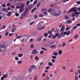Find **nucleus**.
Instances as JSON below:
<instances>
[{
    "mask_svg": "<svg viewBox=\"0 0 80 80\" xmlns=\"http://www.w3.org/2000/svg\"><path fill=\"white\" fill-rule=\"evenodd\" d=\"M16 30V28H13L12 30V32L13 33L15 32V30Z\"/></svg>",
    "mask_w": 80,
    "mask_h": 80,
    "instance_id": "nucleus-45",
    "label": "nucleus"
},
{
    "mask_svg": "<svg viewBox=\"0 0 80 80\" xmlns=\"http://www.w3.org/2000/svg\"><path fill=\"white\" fill-rule=\"evenodd\" d=\"M23 10H24V8H20L19 9L20 13H22V12Z\"/></svg>",
    "mask_w": 80,
    "mask_h": 80,
    "instance_id": "nucleus-18",
    "label": "nucleus"
},
{
    "mask_svg": "<svg viewBox=\"0 0 80 80\" xmlns=\"http://www.w3.org/2000/svg\"><path fill=\"white\" fill-rule=\"evenodd\" d=\"M12 15V12H9L7 14V16L8 17H10V15Z\"/></svg>",
    "mask_w": 80,
    "mask_h": 80,
    "instance_id": "nucleus-20",
    "label": "nucleus"
},
{
    "mask_svg": "<svg viewBox=\"0 0 80 80\" xmlns=\"http://www.w3.org/2000/svg\"><path fill=\"white\" fill-rule=\"evenodd\" d=\"M15 60H18V58L17 57H15Z\"/></svg>",
    "mask_w": 80,
    "mask_h": 80,
    "instance_id": "nucleus-62",
    "label": "nucleus"
},
{
    "mask_svg": "<svg viewBox=\"0 0 80 80\" xmlns=\"http://www.w3.org/2000/svg\"><path fill=\"white\" fill-rule=\"evenodd\" d=\"M34 23H35V21H32V22H31L29 23V25H33Z\"/></svg>",
    "mask_w": 80,
    "mask_h": 80,
    "instance_id": "nucleus-32",
    "label": "nucleus"
},
{
    "mask_svg": "<svg viewBox=\"0 0 80 80\" xmlns=\"http://www.w3.org/2000/svg\"><path fill=\"white\" fill-rule=\"evenodd\" d=\"M27 12L26 11H24L22 13V15L23 17H25V16H26V15H27Z\"/></svg>",
    "mask_w": 80,
    "mask_h": 80,
    "instance_id": "nucleus-8",
    "label": "nucleus"
},
{
    "mask_svg": "<svg viewBox=\"0 0 80 80\" xmlns=\"http://www.w3.org/2000/svg\"><path fill=\"white\" fill-rule=\"evenodd\" d=\"M16 53V52H13L12 53V55H15Z\"/></svg>",
    "mask_w": 80,
    "mask_h": 80,
    "instance_id": "nucleus-59",
    "label": "nucleus"
},
{
    "mask_svg": "<svg viewBox=\"0 0 80 80\" xmlns=\"http://www.w3.org/2000/svg\"><path fill=\"white\" fill-rule=\"evenodd\" d=\"M65 35V32H63L61 34V37H64Z\"/></svg>",
    "mask_w": 80,
    "mask_h": 80,
    "instance_id": "nucleus-26",
    "label": "nucleus"
},
{
    "mask_svg": "<svg viewBox=\"0 0 80 80\" xmlns=\"http://www.w3.org/2000/svg\"><path fill=\"white\" fill-rule=\"evenodd\" d=\"M64 18L66 20H68V19H69V18H70L69 17H68V16L67 15H65L64 17Z\"/></svg>",
    "mask_w": 80,
    "mask_h": 80,
    "instance_id": "nucleus-22",
    "label": "nucleus"
},
{
    "mask_svg": "<svg viewBox=\"0 0 80 80\" xmlns=\"http://www.w3.org/2000/svg\"><path fill=\"white\" fill-rule=\"evenodd\" d=\"M69 42H72V39L71 38L68 40Z\"/></svg>",
    "mask_w": 80,
    "mask_h": 80,
    "instance_id": "nucleus-58",
    "label": "nucleus"
},
{
    "mask_svg": "<svg viewBox=\"0 0 80 80\" xmlns=\"http://www.w3.org/2000/svg\"><path fill=\"white\" fill-rule=\"evenodd\" d=\"M58 53L59 55H61V54H62V51L61 50H59Z\"/></svg>",
    "mask_w": 80,
    "mask_h": 80,
    "instance_id": "nucleus-25",
    "label": "nucleus"
},
{
    "mask_svg": "<svg viewBox=\"0 0 80 80\" xmlns=\"http://www.w3.org/2000/svg\"><path fill=\"white\" fill-rule=\"evenodd\" d=\"M29 3H30V1H28L26 2V4L27 5H28V4H29Z\"/></svg>",
    "mask_w": 80,
    "mask_h": 80,
    "instance_id": "nucleus-49",
    "label": "nucleus"
},
{
    "mask_svg": "<svg viewBox=\"0 0 80 80\" xmlns=\"http://www.w3.org/2000/svg\"><path fill=\"white\" fill-rule=\"evenodd\" d=\"M78 37V35L77 34H75L73 37V38L74 39H77Z\"/></svg>",
    "mask_w": 80,
    "mask_h": 80,
    "instance_id": "nucleus-17",
    "label": "nucleus"
},
{
    "mask_svg": "<svg viewBox=\"0 0 80 80\" xmlns=\"http://www.w3.org/2000/svg\"><path fill=\"white\" fill-rule=\"evenodd\" d=\"M49 68H50V67L49 66H47L45 68V69H46V70H48Z\"/></svg>",
    "mask_w": 80,
    "mask_h": 80,
    "instance_id": "nucleus-52",
    "label": "nucleus"
},
{
    "mask_svg": "<svg viewBox=\"0 0 80 80\" xmlns=\"http://www.w3.org/2000/svg\"><path fill=\"white\" fill-rule=\"evenodd\" d=\"M55 45H56V44H55V45H52V46H50V48H55L56 47V46H55Z\"/></svg>",
    "mask_w": 80,
    "mask_h": 80,
    "instance_id": "nucleus-24",
    "label": "nucleus"
},
{
    "mask_svg": "<svg viewBox=\"0 0 80 80\" xmlns=\"http://www.w3.org/2000/svg\"><path fill=\"white\" fill-rule=\"evenodd\" d=\"M76 3L77 4H78V5H80V1H77Z\"/></svg>",
    "mask_w": 80,
    "mask_h": 80,
    "instance_id": "nucleus-60",
    "label": "nucleus"
},
{
    "mask_svg": "<svg viewBox=\"0 0 80 80\" xmlns=\"http://www.w3.org/2000/svg\"><path fill=\"white\" fill-rule=\"evenodd\" d=\"M65 30V27L62 26L61 28V32H63Z\"/></svg>",
    "mask_w": 80,
    "mask_h": 80,
    "instance_id": "nucleus-15",
    "label": "nucleus"
},
{
    "mask_svg": "<svg viewBox=\"0 0 80 80\" xmlns=\"http://www.w3.org/2000/svg\"><path fill=\"white\" fill-rule=\"evenodd\" d=\"M35 59L36 60H38V56H36L35 57Z\"/></svg>",
    "mask_w": 80,
    "mask_h": 80,
    "instance_id": "nucleus-43",
    "label": "nucleus"
},
{
    "mask_svg": "<svg viewBox=\"0 0 80 80\" xmlns=\"http://www.w3.org/2000/svg\"><path fill=\"white\" fill-rule=\"evenodd\" d=\"M47 11L49 13H51L52 15H54V16H55L56 17H58L60 15V13H55V10H52V8H49V9Z\"/></svg>",
    "mask_w": 80,
    "mask_h": 80,
    "instance_id": "nucleus-2",
    "label": "nucleus"
},
{
    "mask_svg": "<svg viewBox=\"0 0 80 80\" xmlns=\"http://www.w3.org/2000/svg\"><path fill=\"white\" fill-rule=\"evenodd\" d=\"M76 16V13H73L72 14V17H75Z\"/></svg>",
    "mask_w": 80,
    "mask_h": 80,
    "instance_id": "nucleus-35",
    "label": "nucleus"
},
{
    "mask_svg": "<svg viewBox=\"0 0 80 80\" xmlns=\"http://www.w3.org/2000/svg\"><path fill=\"white\" fill-rule=\"evenodd\" d=\"M37 32L36 31H35L34 32H32L31 33V35L34 36V35H37Z\"/></svg>",
    "mask_w": 80,
    "mask_h": 80,
    "instance_id": "nucleus-14",
    "label": "nucleus"
},
{
    "mask_svg": "<svg viewBox=\"0 0 80 80\" xmlns=\"http://www.w3.org/2000/svg\"><path fill=\"white\" fill-rule=\"evenodd\" d=\"M15 15L17 17H18L19 16V14L18 13H16Z\"/></svg>",
    "mask_w": 80,
    "mask_h": 80,
    "instance_id": "nucleus-56",
    "label": "nucleus"
},
{
    "mask_svg": "<svg viewBox=\"0 0 80 80\" xmlns=\"http://www.w3.org/2000/svg\"><path fill=\"white\" fill-rule=\"evenodd\" d=\"M14 2L16 5H20V4H21V1L19 0H16L14 1Z\"/></svg>",
    "mask_w": 80,
    "mask_h": 80,
    "instance_id": "nucleus-7",
    "label": "nucleus"
},
{
    "mask_svg": "<svg viewBox=\"0 0 80 80\" xmlns=\"http://www.w3.org/2000/svg\"><path fill=\"white\" fill-rule=\"evenodd\" d=\"M29 38V37H28V35H24L22 36H20L16 37V39L21 38L20 41L22 43L23 42H25L27 41Z\"/></svg>",
    "mask_w": 80,
    "mask_h": 80,
    "instance_id": "nucleus-1",
    "label": "nucleus"
},
{
    "mask_svg": "<svg viewBox=\"0 0 80 80\" xmlns=\"http://www.w3.org/2000/svg\"><path fill=\"white\" fill-rule=\"evenodd\" d=\"M52 58H53V59H56V58H57V57L56 56H52Z\"/></svg>",
    "mask_w": 80,
    "mask_h": 80,
    "instance_id": "nucleus-41",
    "label": "nucleus"
},
{
    "mask_svg": "<svg viewBox=\"0 0 80 80\" xmlns=\"http://www.w3.org/2000/svg\"><path fill=\"white\" fill-rule=\"evenodd\" d=\"M8 33H9L8 32H6L5 33V35H6V36H7V35H8Z\"/></svg>",
    "mask_w": 80,
    "mask_h": 80,
    "instance_id": "nucleus-51",
    "label": "nucleus"
},
{
    "mask_svg": "<svg viewBox=\"0 0 80 80\" xmlns=\"http://www.w3.org/2000/svg\"><path fill=\"white\" fill-rule=\"evenodd\" d=\"M53 34H52L49 35L48 36L49 38H52V37H53Z\"/></svg>",
    "mask_w": 80,
    "mask_h": 80,
    "instance_id": "nucleus-28",
    "label": "nucleus"
},
{
    "mask_svg": "<svg viewBox=\"0 0 80 80\" xmlns=\"http://www.w3.org/2000/svg\"><path fill=\"white\" fill-rule=\"evenodd\" d=\"M47 9L46 8H43L42 9V12H43L44 11H47Z\"/></svg>",
    "mask_w": 80,
    "mask_h": 80,
    "instance_id": "nucleus-34",
    "label": "nucleus"
},
{
    "mask_svg": "<svg viewBox=\"0 0 80 80\" xmlns=\"http://www.w3.org/2000/svg\"><path fill=\"white\" fill-rule=\"evenodd\" d=\"M37 3V1L36 0L34 2V3H33V5H35L36 3Z\"/></svg>",
    "mask_w": 80,
    "mask_h": 80,
    "instance_id": "nucleus-46",
    "label": "nucleus"
},
{
    "mask_svg": "<svg viewBox=\"0 0 80 80\" xmlns=\"http://www.w3.org/2000/svg\"><path fill=\"white\" fill-rule=\"evenodd\" d=\"M65 34L67 36L69 35L70 34V31H68V32H65Z\"/></svg>",
    "mask_w": 80,
    "mask_h": 80,
    "instance_id": "nucleus-10",
    "label": "nucleus"
},
{
    "mask_svg": "<svg viewBox=\"0 0 80 80\" xmlns=\"http://www.w3.org/2000/svg\"><path fill=\"white\" fill-rule=\"evenodd\" d=\"M37 53L38 52H37V51H36V50L34 49L32 51V54H36V53Z\"/></svg>",
    "mask_w": 80,
    "mask_h": 80,
    "instance_id": "nucleus-11",
    "label": "nucleus"
},
{
    "mask_svg": "<svg viewBox=\"0 0 80 80\" xmlns=\"http://www.w3.org/2000/svg\"><path fill=\"white\" fill-rule=\"evenodd\" d=\"M31 67L32 68V69L33 70H37V67L35 65H32L31 66Z\"/></svg>",
    "mask_w": 80,
    "mask_h": 80,
    "instance_id": "nucleus-13",
    "label": "nucleus"
},
{
    "mask_svg": "<svg viewBox=\"0 0 80 80\" xmlns=\"http://www.w3.org/2000/svg\"><path fill=\"white\" fill-rule=\"evenodd\" d=\"M48 34H52V31H48Z\"/></svg>",
    "mask_w": 80,
    "mask_h": 80,
    "instance_id": "nucleus-36",
    "label": "nucleus"
},
{
    "mask_svg": "<svg viewBox=\"0 0 80 80\" xmlns=\"http://www.w3.org/2000/svg\"><path fill=\"white\" fill-rule=\"evenodd\" d=\"M76 15H78V14H80V12H75Z\"/></svg>",
    "mask_w": 80,
    "mask_h": 80,
    "instance_id": "nucleus-63",
    "label": "nucleus"
},
{
    "mask_svg": "<svg viewBox=\"0 0 80 80\" xmlns=\"http://www.w3.org/2000/svg\"><path fill=\"white\" fill-rule=\"evenodd\" d=\"M18 64H22V61H19L17 62Z\"/></svg>",
    "mask_w": 80,
    "mask_h": 80,
    "instance_id": "nucleus-27",
    "label": "nucleus"
},
{
    "mask_svg": "<svg viewBox=\"0 0 80 80\" xmlns=\"http://www.w3.org/2000/svg\"><path fill=\"white\" fill-rule=\"evenodd\" d=\"M43 13L44 14V15H48L46 12H43Z\"/></svg>",
    "mask_w": 80,
    "mask_h": 80,
    "instance_id": "nucleus-37",
    "label": "nucleus"
},
{
    "mask_svg": "<svg viewBox=\"0 0 80 80\" xmlns=\"http://www.w3.org/2000/svg\"><path fill=\"white\" fill-rule=\"evenodd\" d=\"M31 48H33V44H31L30 46Z\"/></svg>",
    "mask_w": 80,
    "mask_h": 80,
    "instance_id": "nucleus-64",
    "label": "nucleus"
},
{
    "mask_svg": "<svg viewBox=\"0 0 80 80\" xmlns=\"http://www.w3.org/2000/svg\"><path fill=\"white\" fill-rule=\"evenodd\" d=\"M39 16L40 17H43V14H39Z\"/></svg>",
    "mask_w": 80,
    "mask_h": 80,
    "instance_id": "nucleus-55",
    "label": "nucleus"
},
{
    "mask_svg": "<svg viewBox=\"0 0 80 80\" xmlns=\"http://www.w3.org/2000/svg\"><path fill=\"white\" fill-rule=\"evenodd\" d=\"M34 18H37L38 17V16L37 15H34Z\"/></svg>",
    "mask_w": 80,
    "mask_h": 80,
    "instance_id": "nucleus-57",
    "label": "nucleus"
},
{
    "mask_svg": "<svg viewBox=\"0 0 80 80\" xmlns=\"http://www.w3.org/2000/svg\"><path fill=\"white\" fill-rule=\"evenodd\" d=\"M45 37H47L48 36V34L47 33H45L44 34Z\"/></svg>",
    "mask_w": 80,
    "mask_h": 80,
    "instance_id": "nucleus-48",
    "label": "nucleus"
},
{
    "mask_svg": "<svg viewBox=\"0 0 80 80\" xmlns=\"http://www.w3.org/2000/svg\"><path fill=\"white\" fill-rule=\"evenodd\" d=\"M75 78L74 80H78V76H75Z\"/></svg>",
    "mask_w": 80,
    "mask_h": 80,
    "instance_id": "nucleus-40",
    "label": "nucleus"
},
{
    "mask_svg": "<svg viewBox=\"0 0 80 80\" xmlns=\"http://www.w3.org/2000/svg\"><path fill=\"white\" fill-rule=\"evenodd\" d=\"M2 10L3 12L5 11L6 12H8V10L7 9V8H3L2 9Z\"/></svg>",
    "mask_w": 80,
    "mask_h": 80,
    "instance_id": "nucleus-23",
    "label": "nucleus"
},
{
    "mask_svg": "<svg viewBox=\"0 0 80 80\" xmlns=\"http://www.w3.org/2000/svg\"><path fill=\"white\" fill-rule=\"evenodd\" d=\"M72 21L70 20H68L67 22V23H68V24H69V23H72Z\"/></svg>",
    "mask_w": 80,
    "mask_h": 80,
    "instance_id": "nucleus-21",
    "label": "nucleus"
},
{
    "mask_svg": "<svg viewBox=\"0 0 80 80\" xmlns=\"http://www.w3.org/2000/svg\"><path fill=\"white\" fill-rule=\"evenodd\" d=\"M1 6L2 7H4V8L6 7V5L5 4H3Z\"/></svg>",
    "mask_w": 80,
    "mask_h": 80,
    "instance_id": "nucleus-50",
    "label": "nucleus"
},
{
    "mask_svg": "<svg viewBox=\"0 0 80 80\" xmlns=\"http://www.w3.org/2000/svg\"><path fill=\"white\" fill-rule=\"evenodd\" d=\"M48 65L50 67H52L53 65V64L52 62H49L48 63Z\"/></svg>",
    "mask_w": 80,
    "mask_h": 80,
    "instance_id": "nucleus-19",
    "label": "nucleus"
},
{
    "mask_svg": "<svg viewBox=\"0 0 80 80\" xmlns=\"http://www.w3.org/2000/svg\"><path fill=\"white\" fill-rule=\"evenodd\" d=\"M7 77H8V75L5 74H4L3 76V77L4 78H6Z\"/></svg>",
    "mask_w": 80,
    "mask_h": 80,
    "instance_id": "nucleus-31",
    "label": "nucleus"
},
{
    "mask_svg": "<svg viewBox=\"0 0 80 80\" xmlns=\"http://www.w3.org/2000/svg\"><path fill=\"white\" fill-rule=\"evenodd\" d=\"M53 54L54 55H55V56H57V55H58V54L57 52H53Z\"/></svg>",
    "mask_w": 80,
    "mask_h": 80,
    "instance_id": "nucleus-33",
    "label": "nucleus"
},
{
    "mask_svg": "<svg viewBox=\"0 0 80 80\" xmlns=\"http://www.w3.org/2000/svg\"><path fill=\"white\" fill-rule=\"evenodd\" d=\"M42 38H43V37H39L37 39V41H38V42H41Z\"/></svg>",
    "mask_w": 80,
    "mask_h": 80,
    "instance_id": "nucleus-9",
    "label": "nucleus"
},
{
    "mask_svg": "<svg viewBox=\"0 0 80 80\" xmlns=\"http://www.w3.org/2000/svg\"><path fill=\"white\" fill-rule=\"evenodd\" d=\"M0 47L1 48L3 49V50L5 52L7 48V47H8V45L5 43L2 42L1 43Z\"/></svg>",
    "mask_w": 80,
    "mask_h": 80,
    "instance_id": "nucleus-3",
    "label": "nucleus"
},
{
    "mask_svg": "<svg viewBox=\"0 0 80 80\" xmlns=\"http://www.w3.org/2000/svg\"><path fill=\"white\" fill-rule=\"evenodd\" d=\"M36 9H37V8H36V7H35L34 9H33L31 11V13H33V12H35V10H36Z\"/></svg>",
    "mask_w": 80,
    "mask_h": 80,
    "instance_id": "nucleus-30",
    "label": "nucleus"
},
{
    "mask_svg": "<svg viewBox=\"0 0 80 80\" xmlns=\"http://www.w3.org/2000/svg\"><path fill=\"white\" fill-rule=\"evenodd\" d=\"M33 69L30 66V68L29 69V72H30V73H31L32 72V71H33Z\"/></svg>",
    "mask_w": 80,
    "mask_h": 80,
    "instance_id": "nucleus-16",
    "label": "nucleus"
},
{
    "mask_svg": "<svg viewBox=\"0 0 80 80\" xmlns=\"http://www.w3.org/2000/svg\"><path fill=\"white\" fill-rule=\"evenodd\" d=\"M62 68L63 69V70H66V67L63 66L62 67Z\"/></svg>",
    "mask_w": 80,
    "mask_h": 80,
    "instance_id": "nucleus-44",
    "label": "nucleus"
},
{
    "mask_svg": "<svg viewBox=\"0 0 80 80\" xmlns=\"http://www.w3.org/2000/svg\"><path fill=\"white\" fill-rule=\"evenodd\" d=\"M55 44H57V42L54 41L53 42H51L49 43H48V46H52L53 45H55Z\"/></svg>",
    "mask_w": 80,
    "mask_h": 80,
    "instance_id": "nucleus-5",
    "label": "nucleus"
},
{
    "mask_svg": "<svg viewBox=\"0 0 80 80\" xmlns=\"http://www.w3.org/2000/svg\"><path fill=\"white\" fill-rule=\"evenodd\" d=\"M40 54L41 55H43V53H44V51H42L40 52Z\"/></svg>",
    "mask_w": 80,
    "mask_h": 80,
    "instance_id": "nucleus-42",
    "label": "nucleus"
},
{
    "mask_svg": "<svg viewBox=\"0 0 80 80\" xmlns=\"http://www.w3.org/2000/svg\"><path fill=\"white\" fill-rule=\"evenodd\" d=\"M45 28V26H43L41 27V23H39L38 24L37 28L39 30H43V29H44Z\"/></svg>",
    "mask_w": 80,
    "mask_h": 80,
    "instance_id": "nucleus-4",
    "label": "nucleus"
},
{
    "mask_svg": "<svg viewBox=\"0 0 80 80\" xmlns=\"http://www.w3.org/2000/svg\"><path fill=\"white\" fill-rule=\"evenodd\" d=\"M73 11V8L71 9H70L69 10V12H72Z\"/></svg>",
    "mask_w": 80,
    "mask_h": 80,
    "instance_id": "nucleus-53",
    "label": "nucleus"
},
{
    "mask_svg": "<svg viewBox=\"0 0 80 80\" xmlns=\"http://www.w3.org/2000/svg\"><path fill=\"white\" fill-rule=\"evenodd\" d=\"M20 7L22 8H24V4L21 5Z\"/></svg>",
    "mask_w": 80,
    "mask_h": 80,
    "instance_id": "nucleus-38",
    "label": "nucleus"
},
{
    "mask_svg": "<svg viewBox=\"0 0 80 80\" xmlns=\"http://www.w3.org/2000/svg\"><path fill=\"white\" fill-rule=\"evenodd\" d=\"M32 7H33V5L32 4H30L28 6L26 7V8L27 9L29 10L31 9Z\"/></svg>",
    "mask_w": 80,
    "mask_h": 80,
    "instance_id": "nucleus-6",
    "label": "nucleus"
},
{
    "mask_svg": "<svg viewBox=\"0 0 80 80\" xmlns=\"http://www.w3.org/2000/svg\"><path fill=\"white\" fill-rule=\"evenodd\" d=\"M34 80H37V76H36L34 77Z\"/></svg>",
    "mask_w": 80,
    "mask_h": 80,
    "instance_id": "nucleus-47",
    "label": "nucleus"
},
{
    "mask_svg": "<svg viewBox=\"0 0 80 80\" xmlns=\"http://www.w3.org/2000/svg\"><path fill=\"white\" fill-rule=\"evenodd\" d=\"M23 56V54L22 53H20L18 54V57H22Z\"/></svg>",
    "mask_w": 80,
    "mask_h": 80,
    "instance_id": "nucleus-29",
    "label": "nucleus"
},
{
    "mask_svg": "<svg viewBox=\"0 0 80 80\" xmlns=\"http://www.w3.org/2000/svg\"><path fill=\"white\" fill-rule=\"evenodd\" d=\"M77 8L76 7L72 8L73 11L74 13L77 12Z\"/></svg>",
    "mask_w": 80,
    "mask_h": 80,
    "instance_id": "nucleus-12",
    "label": "nucleus"
},
{
    "mask_svg": "<svg viewBox=\"0 0 80 80\" xmlns=\"http://www.w3.org/2000/svg\"><path fill=\"white\" fill-rule=\"evenodd\" d=\"M70 72H73V69H71V70H69Z\"/></svg>",
    "mask_w": 80,
    "mask_h": 80,
    "instance_id": "nucleus-54",
    "label": "nucleus"
},
{
    "mask_svg": "<svg viewBox=\"0 0 80 80\" xmlns=\"http://www.w3.org/2000/svg\"><path fill=\"white\" fill-rule=\"evenodd\" d=\"M70 28H67L66 29V30H69V29H70Z\"/></svg>",
    "mask_w": 80,
    "mask_h": 80,
    "instance_id": "nucleus-61",
    "label": "nucleus"
},
{
    "mask_svg": "<svg viewBox=\"0 0 80 80\" xmlns=\"http://www.w3.org/2000/svg\"><path fill=\"white\" fill-rule=\"evenodd\" d=\"M12 28H13V29L16 28H16V27H17V26H15V25H14V24L12 25Z\"/></svg>",
    "mask_w": 80,
    "mask_h": 80,
    "instance_id": "nucleus-39",
    "label": "nucleus"
}]
</instances>
